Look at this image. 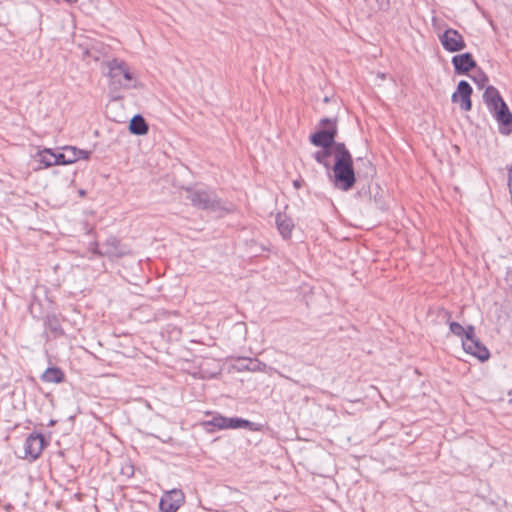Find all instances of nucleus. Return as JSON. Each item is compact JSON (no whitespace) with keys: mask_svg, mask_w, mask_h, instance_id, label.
I'll return each instance as SVG.
<instances>
[{"mask_svg":"<svg viewBox=\"0 0 512 512\" xmlns=\"http://www.w3.org/2000/svg\"><path fill=\"white\" fill-rule=\"evenodd\" d=\"M329 174L330 180L334 187L342 190H351L356 183V175L353 166V158L344 143L336 144V151L334 153V164Z\"/></svg>","mask_w":512,"mask_h":512,"instance_id":"obj_1","label":"nucleus"},{"mask_svg":"<svg viewBox=\"0 0 512 512\" xmlns=\"http://www.w3.org/2000/svg\"><path fill=\"white\" fill-rule=\"evenodd\" d=\"M106 66L108 68L109 88L112 92L137 87L136 78L125 61L114 58L107 61Z\"/></svg>","mask_w":512,"mask_h":512,"instance_id":"obj_2","label":"nucleus"},{"mask_svg":"<svg viewBox=\"0 0 512 512\" xmlns=\"http://www.w3.org/2000/svg\"><path fill=\"white\" fill-rule=\"evenodd\" d=\"M186 199L192 206L200 210L211 212L226 210L223 201L212 190L187 188Z\"/></svg>","mask_w":512,"mask_h":512,"instance_id":"obj_3","label":"nucleus"},{"mask_svg":"<svg viewBox=\"0 0 512 512\" xmlns=\"http://www.w3.org/2000/svg\"><path fill=\"white\" fill-rule=\"evenodd\" d=\"M319 126L321 129L310 135V142L316 147L327 149L333 148L334 154L336 151V144L339 143L335 141L338 134L337 118H322L319 122Z\"/></svg>","mask_w":512,"mask_h":512,"instance_id":"obj_4","label":"nucleus"},{"mask_svg":"<svg viewBox=\"0 0 512 512\" xmlns=\"http://www.w3.org/2000/svg\"><path fill=\"white\" fill-rule=\"evenodd\" d=\"M49 444L42 433H31L24 442L25 458L30 462L37 460L43 449Z\"/></svg>","mask_w":512,"mask_h":512,"instance_id":"obj_5","label":"nucleus"},{"mask_svg":"<svg viewBox=\"0 0 512 512\" xmlns=\"http://www.w3.org/2000/svg\"><path fill=\"white\" fill-rule=\"evenodd\" d=\"M443 48L448 52H458L466 47L463 36L453 28H448L439 36Z\"/></svg>","mask_w":512,"mask_h":512,"instance_id":"obj_6","label":"nucleus"},{"mask_svg":"<svg viewBox=\"0 0 512 512\" xmlns=\"http://www.w3.org/2000/svg\"><path fill=\"white\" fill-rule=\"evenodd\" d=\"M185 501V495L180 489H172L161 497L159 508L161 512H177Z\"/></svg>","mask_w":512,"mask_h":512,"instance_id":"obj_7","label":"nucleus"},{"mask_svg":"<svg viewBox=\"0 0 512 512\" xmlns=\"http://www.w3.org/2000/svg\"><path fill=\"white\" fill-rule=\"evenodd\" d=\"M472 93L473 89L471 85L467 81L461 80L457 85V90L451 96V101L453 103H459L462 111H470L472 109Z\"/></svg>","mask_w":512,"mask_h":512,"instance_id":"obj_8","label":"nucleus"},{"mask_svg":"<svg viewBox=\"0 0 512 512\" xmlns=\"http://www.w3.org/2000/svg\"><path fill=\"white\" fill-rule=\"evenodd\" d=\"M452 64L455 74L458 75H466L469 71L477 67L476 61L469 52L453 56Z\"/></svg>","mask_w":512,"mask_h":512,"instance_id":"obj_9","label":"nucleus"},{"mask_svg":"<svg viewBox=\"0 0 512 512\" xmlns=\"http://www.w3.org/2000/svg\"><path fill=\"white\" fill-rule=\"evenodd\" d=\"M128 254L126 246L116 236H109L103 243V255L109 258H121Z\"/></svg>","mask_w":512,"mask_h":512,"instance_id":"obj_10","label":"nucleus"},{"mask_svg":"<svg viewBox=\"0 0 512 512\" xmlns=\"http://www.w3.org/2000/svg\"><path fill=\"white\" fill-rule=\"evenodd\" d=\"M499 125V132L502 135H509L512 133V113L510 112L507 104L502 105L501 108L491 113Z\"/></svg>","mask_w":512,"mask_h":512,"instance_id":"obj_11","label":"nucleus"},{"mask_svg":"<svg viewBox=\"0 0 512 512\" xmlns=\"http://www.w3.org/2000/svg\"><path fill=\"white\" fill-rule=\"evenodd\" d=\"M462 346L466 353L473 355L481 362H485L490 358L489 350L479 339L462 340Z\"/></svg>","mask_w":512,"mask_h":512,"instance_id":"obj_12","label":"nucleus"},{"mask_svg":"<svg viewBox=\"0 0 512 512\" xmlns=\"http://www.w3.org/2000/svg\"><path fill=\"white\" fill-rule=\"evenodd\" d=\"M483 101L490 113L501 108L502 105H506L498 89L492 85L486 87L483 93Z\"/></svg>","mask_w":512,"mask_h":512,"instance_id":"obj_13","label":"nucleus"},{"mask_svg":"<svg viewBox=\"0 0 512 512\" xmlns=\"http://www.w3.org/2000/svg\"><path fill=\"white\" fill-rule=\"evenodd\" d=\"M276 227L284 239H289L294 229L293 220L285 213H277L275 216Z\"/></svg>","mask_w":512,"mask_h":512,"instance_id":"obj_14","label":"nucleus"},{"mask_svg":"<svg viewBox=\"0 0 512 512\" xmlns=\"http://www.w3.org/2000/svg\"><path fill=\"white\" fill-rule=\"evenodd\" d=\"M44 326L50 331L55 339L65 335V331L61 325V320L59 316L54 313L47 314L44 317Z\"/></svg>","mask_w":512,"mask_h":512,"instance_id":"obj_15","label":"nucleus"},{"mask_svg":"<svg viewBox=\"0 0 512 512\" xmlns=\"http://www.w3.org/2000/svg\"><path fill=\"white\" fill-rule=\"evenodd\" d=\"M149 126L146 122L145 118L140 115L136 114L132 117L129 123V131L130 133L138 136H142L148 133Z\"/></svg>","mask_w":512,"mask_h":512,"instance_id":"obj_16","label":"nucleus"},{"mask_svg":"<svg viewBox=\"0 0 512 512\" xmlns=\"http://www.w3.org/2000/svg\"><path fill=\"white\" fill-rule=\"evenodd\" d=\"M41 380L46 383L59 384L64 382L65 374L59 367H49L41 375Z\"/></svg>","mask_w":512,"mask_h":512,"instance_id":"obj_17","label":"nucleus"},{"mask_svg":"<svg viewBox=\"0 0 512 512\" xmlns=\"http://www.w3.org/2000/svg\"><path fill=\"white\" fill-rule=\"evenodd\" d=\"M238 428H244V429H248L250 431H258L259 430V427L257 426V424L253 423L249 420H246L243 418H238V417H233V418L227 417V429H238Z\"/></svg>","mask_w":512,"mask_h":512,"instance_id":"obj_18","label":"nucleus"},{"mask_svg":"<svg viewBox=\"0 0 512 512\" xmlns=\"http://www.w3.org/2000/svg\"><path fill=\"white\" fill-rule=\"evenodd\" d=\"M202 425L208 430V431H212L211 429H208L209 426H213L214 428L218 429V430H223V429H227V417L221 415V414H216L211 420L209 421H204L202 423Z\"/></svg>","mask_w":512,"mask_h":512,"instance_id":"obj_19","label":"nucleus"},{"mask_svg":"<svg viewBox=\"0 0 512 512\" xmlns=\"http://www.w3.org/2000/svg\"><path fill=\"white\" fill-rule=\"evenodd\" d=\"M263 365L257 359L251 358H239L238 359V369L239 370H247V371H258L261 370L260 366Z\"/></svg>","mask_w":512,"mask_h":512,"instance_id":"obj_20","label":"nucleus"},{"mask_svg":"<svg viewBox=\"0 0 512 512\" xmlns=\"http://www.w3.org/2000/svg\"><path fill=\"white\" fill-rule=\"evenodd\" d=\"M64 150L67 151V154L71 155L70 164L80 160L84 159L87 160L90 157L91 152L86 150H81L73 146H66Z\"/></svg>","mask_w":512,"mask_h":512,"instance_id":"obj_21","label":"nucleus"},{"mask_svg":"<svg viewBox=\"0 0 512 512\" xmlns=\"http://www.w3.org/2000/svg\"><path fill=\"white\" fill-rule=\"evenodd\" d=\"M332 155V149L322 148V150H319L314 153V159L319 164L323 165L328 171L331 168V164L329 161V158Z\"/></svg>","mask_w":512,"mask_h":512,"instance_id":"obj_22","label":"nucleus"},{"mask_svg":"<svg viewBox=\"0 0 512 512\" xmlns=\"http://www.w3.org/2000/svg\"><path fill=\"white\" fill-rule=\"evenodd\" d=\"M39 156L40 162L44 164L45 167H51L55 165V163H53L54 152L51 149H44L39 153Z\"/></svg>","mask_w":512,"mask_h":512,"instance_id":"obj_23","label":"nucleus"},{"mask_svg":"<svg viewBox=\"0 0 512 512\" xmlns=\"http://www.w3.org/2000/svg\"><path fill=\"white\" fill-rule=\"evenodd\" d=\"M135 468L130 460H124L120 466V474L127 479L134 476Z\"/></svg>","mask_w":512,"mask_h":512,"instance_id":"obj_24","label":"nucleus"},{"mask_svg":"<svg viewBox=\"0 0 512 512\" xmlns=\"http://www.w3.org/2000/svg\"><path fill=\"white\" fill-rule=\"evenodd\" d=\"M71 157V155L67 154L66 150L63 153H54L53 163L55 165H67L70 164Z\"/></svg>","mask_w":512,"mask_h":512,"instance_id":"obj_25","label":"nucleus"},{"mask_svg":"<svg viewBox=\"0 0 512 512\" xmlns=\"http://www.w3.org/2000/svg\"><path fill=\"white\" fill-rule=\"evenodd\" d=\"M472 80L481 89L488 82V77L481 69H479L477 73L472 77Z\"/></svg>","mask_w":512,"mask_h":512,"instance_id":"obj_26","label":"nucleus"},{"mask_svg":"<svg viewBox=\"0 0 512 512\" xmlns=\"http://www.w3.org/2000/svg\"><path fill=\"white\" fill-rule=\"evenodd\" d=\"M449 329L451 333L459 337H463L465 332V328L460 323L454 321L449 322Z\"/></svg>","mask_w":512,"mask_h":512,"instance_id":"obj_27","label":"nucleus"},{"mask_svg":"<svg viewBox=\"0 0 512 512\" xmlns=\"http://www.w3.org/2000/svg\"><path fill=\"white\" fill-rule=\"evenodd\" d=\"M437 316L449 324V322H451L452 313L443 307H439L437 308Z\"/></svg>","mask_w":512,"mask_h":512,"instance_id":"obj_28","label":"nucleus"},{"mask_svg":"<svg viewBox=\"0 0 512 512\" xmlns=\"http://www.w3.org/2000/svg\"><path fill=\"white\" fill-rule=\"evenodd\" d=\"M474 340L477 339L475 336V328L472 325H469L467 328H465L464 335L462 337V340Z\"/></svg>","mask_w":512,"mask_h":512,"instance_id":"obj_29","label":"nucleus"},{"mask_svg":"<svg viewBox=\"0 0 512 512\" xmlns=\"http://www.w3.org/2000/svg\"><path fill=\"white\" fill-rule=\"evenodd\" d=\"M357 160L363 162V165L368 169L367 174H369L371 176L374 175L375 169L370 160H367V159L365 160L363 158H358Z\"/></svg>","mask_w":512,"mask_h":512,"instance_id":"obj_30","label":"nucleus"},{"mask_svg":"<svg viewBox=\"0 0 512 512\" xmlns=\"http://www.w3.org/2000/svg\"><path fill=\"white\" fill-rule=\"evenodd\" d=\"M379 9L386 10L390 5V0H376Z\"/></svg>","mask_w":512,"mask_h":512,"instance_id":"obj_31","label":"nucleus"},{"mask_svg":"<svg viewBox=\"0 0 512 512\" xmlns=\"http://www.w3.org/2000/svg\"><path fill=\"white\" fill-rule=\"evenodd\" d=\"M302 184H303V180L301 178L299 179H296L293 181V186L296 188V189H299L302 187Z\"/></svg>","mask_w":512,"mask_h":512,"instance_id":"obj_32","label":"nucleus"},{"mask_svg":"<svg viewBox=\"0 0 512 512\" xmlns=\"http://www.w3.org/2000/svg\"><path fill=\"white\" fill-rule=\"evenodd\" d=\"M508 186L512 187V166L509 168L508 171Z\"/></svg>","mask_w":512,"mask_h":512,"instance_id":"obj_33","label":"nucleus"},{"mask_svg":"<svg viewBox=\"0 0 512 512\" xmlns=\"http://www.w3.org/2000/svg\"><path fill=\"white\" fill-rule=\"evenodd\" d=\"M93 253H94V254H97V255H99V256H104V255H103V250H100V249H99V248H97V247L93 250Z\"/></svg>","mask_w":512,"mask_h":512,"instance_id":"obj_34","label":"nucleus"}]
</instances>
